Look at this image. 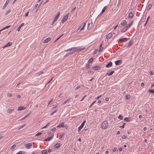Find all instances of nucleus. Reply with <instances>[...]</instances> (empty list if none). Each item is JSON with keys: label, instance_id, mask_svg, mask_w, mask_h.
<instances>
[{"label": "nucleus", "instance_id": "41", "mask_svg": "<svg viewBox=\"0 0 154 154\" xmlns=\"http://www.w3.org/2000/svg\"><path fill=\"white\" fill-rule=\"evenodd\" d=\"M93 58H91L88 60V62L89 63H91L93 61Z\"/></svg>", "mask_w": 154, "mask_h": 154}, {"label": "nucleus", "instance_id": "43", "mask_svg": "<svg viewBox=\"0 0 154 154\" xmlns=\"http://www.w3.org/2000/svg\"><path fill=\"white\" fill-rule=\"evenodd\" d=\"M56 112H57V110H55L53 112H51V113L50 115H52L54 114Z\"/></svg>", "mask_w": 154, "mask_h": 154}, {"label": "nucleus", "instance_id": "35", "mask_svg": "<svg viewBox=\"0 0 154 154\" xmlns=\"http://www.w3.org/2000/svg\"><path fill=\"white\" fill-rule=\"evenodd\" d=\"M151 7H152V5L151 4H149L148 5L147 8L148 10H149L151 8Z\"/></svg>", "mask_w": 154, "mask_h": 154}, {"label": "nucleus", "instance_id": "1", "mask_svg": "<svg viewBox=\"0 0 154 154\" xmlns=\"http://www.w3.org/2000/svg\"><path fill=\"white\" fill-rule=\"evenodd\" d=\"M109 126L108 122L106 121H104L101 123V128L102 129H106Z\"/></svg>", "mask_w": 154, "mask_h": 154}, {"label": "nucleus", "instance_id": "27", "mask_svg": "<svg viewBox=\"0 0 154 154\" xmlns=\"http://www.w3.org/2000/svg\"><path fill=\"white\" fill-rule=\"evenodd\" d=\"M88 73L92 75L93 74V71L92 70H89L88 71Z\"/></svg>", "mask_w": 154, "mask_h": 154}, {"label": "nucleus", "instance_id": "44", "mask_svg": "<svg viewBox=\"0 0 154 154\" xmlns=\"http://www.w3.org/2000/svg\"><path fill=\"white\" fill-rule=\"evenodd\" d=\"M7 95L8 97H12V94H11V93H8L7 94Z\"/></svg>", "mask_w": 154, "mask_h": 154}, {"label": "nucleus", "instance_id": "39", "mask_svg": "<svg viewBox=\"0 0 154 154\" xmlns=\"http://www.w3.org/2000/svg\"><path fill=\"white\" fill-rule=\"evenodd\" d=\"M148 91L149 93H152L154 94V91L153 90L149 89Z\"/></svg>", "mask_w": 154, "mask_h": 154}, {"label": "nucleus", "instance_id": "60", "mask_svg": "<svg viewBox=\"0 0 154 154\" xmlns=\"http://www.w3.org/2000/svg\"><path fill=\"white\" fill-rule=\"evenodd\" d=\"M56 21H55V20H53L52 22V25H53L54 23H55V22Z\"/></svg>", "mask_w": 154, "mask_h": 154}, {"label": "nucleus", "instance_id": "28", "mask_svg": "<svg viewBox=\"0 0 154 154\" xmlns=\"http://www.w3.org/2000/svg\"><path fill=\"white\" fill-rule=\"evenodd\" d=\"M127 23V22L126 20H124L122 21V22L121 23V24L122 25H126Z\"/></svg>", "mask_w": 154, "mask_h": 154}, {"label": "nucleus", "instance_id": "11", "mask_svg": "<svg viewBox=\"0 0 154 154\" xmlns=\"http://www.w3.org/2000/svg\"><path fill=\"white\" fill-rule=\"evenodd\" d=\"M122 60H119L115 61V63L116 65H119L122 63Z\"/></svg>", "mask_w": 154, "mask_h": 154}, {"label": "nucleus", "instance_id": "33", "mask_svg": "<svg viewBox=\"0 0 154 154\" xmlns=\"http://www.w3.org/2000/svg\"><path fill=\"white\" fill-rule=\"evenodd\" d=\"M42 73L43 72L42 71H40L36 73V75L37 76H39L40 75L42 74Z\"/></svg>", "mask_w": 154, "mask_h": 154}, {"label": "nucleus", "instance_id": "17", "mask_svg": "<svg viewBox=\"0 0 154 154\" xmlns=\"http://www.w3.org/2000/svg\"><path fill=\"white\" fill-rule=\"evenodd\" d=\"M24 25V23H22L19 26L17 29V31H19L21 27Z\"/></svg>", "mask_w": 154, "mask_h": 154}, {"label": "nucleus", "instance_id": "29", "mask_svg": "<svg viewBox=\"0 0 154 154\" xmlns=\"http://www.w3.org/2000/svg\"><path fill=\"white\" fill-rule=\"evenodd\" d=\"M11 11V9H10L8 11H6L5 13V15L6 16L8 15L9 13Z\"/></svg>", "mask_w": 154, "mask_h": 154}, {"label": "nucleus", "instance_id": "64", "mask_svg": "<svg viewBox=\"0 0 154 154\" xmlns=\"http://www.w3.org/2000/svg\"><path fill=\"white\" fill-rule=\"evenodd\" d=\"M154 86V84H151L150 85L151 88H152L153 86Z\"/></svg>", "mask_w": 154, "mask_h": 154}, {"label": "nucleus", "instance_id": "61", "mask_svg": "<svg viewBox=\"0 0 154 154\" xmlns=\"http://www.w3.org/2000/svg\"><path fill=\"white\" fill-rule=\"evenodd\" d=\"M25 119H24V117H23L21 119H20V120H18V121H22V120H24Z\"/></svg>", "mask_w": 154, "mask_h": 154}, {"label": "nucleus", "instance_id": "19", "mask_svg": "<svg viewBox=\"0 0 154 154\" xmlns=\"http://www.w3.org/2000/svg\"><path fill=\"white\" fill-rule=\"evenodd\" d=\"M107 6H105L103 9L101 11V12L100 14H102L105 11V10L107 9Z\"/></svg>", "mask_w": 154, "mask_h": 154}, {"label": "nucleus", "instance_id": "21", "mask_svg": "<svg viewBox=\"0 0 154 154\" xmlns=\"http://www.w3.org/2000/svg\"><path fill=\"white\" fill-rule=\"evenodd\" d=\"M53 137V135H52L51 137H48L46 139H45L44 140L45 141H49L51 140Z\"/></svg>", "mask_w": 154, "mask_h": 154}, {"label": "nucleus", "instance_id": "6", "mask_svg": "<svg viewBox=\"0 0 154 154\" xmlns=\"http://www.w3.org/2000/svg\"><path fill=\"white\" fill-rule=\"evenodd\" d=\"M130 39V38H121L119 40V42H126L128 40Z\"/></svg>", "mask_w": 154, "mask_h": 154}, {"label": "nucleus", "instance_id": "12", "mask_svg": "<svg viewBox=\"0 0 154 154\" xmlns=\"http://www.w3.org/2000/svg\"><path fill=\"white\" fill-rule=\"evenodd\" d=\"M64 122H62V123H61L60 124H59L57 126V128H63V127H64Z\"/></svg>", "mask_w": 154, "mask_h": 154}, {"label": "nucleus", "instance_id": "53", "mask_svg": "<svg viewBox=\"0 0 154 154\" xmlns=\"http://www.w3.org/2000/svg\"><path fill=\"white\" fill-rule=\"evenodd\" d=\"M102 96V95H100L98 97H97L95 98V99H97L99 98L100 97Z\"/></svg>", "mask_w": 154, "mask_h": 154}, {"label": "nucleus", "instance_id": "36", "mask_svg": "<svg viewBox=\"0 0 154 154\" xmlns=\"http://www.w3.org/2000/svg\"><path fill=\"white\" fill-rule=\"evenodd\" d=\"M23 153H25L24 152L22 151H20L17 153L16 154H23Z\"/></svg>", "mask_w": 154, "mask_h": 154}, {"label": "nucleus", "instance_id": "32", "mask_svg": "<svg viewBox=\"0 0 154 154\" xmlns=\"http://www.w3.org/2000/svg\"><path fill=\"white\" fill-rule=\"evenodd\" d=\"M64 133H61L59 136V138L60 139L62 138L64 136Z\"/></svg>", "mask_w": 154, "mask_h": 154}, {"label": "nucleus", "instance_id": "62", "mask_svg": "<svg viewBox=\"0 0 154 154\" xmlns=\"http://www.w3.org/2000/svg\"><path fill=\"white\" fill-rule=\"evenodd\" d=\"M105 100L106 101H108L109 100V98L108 97H106L105 98Z\"/></svg>", "mask_w": 154, "mask_h": 154}, {"label": "nucleus", "instance_id": "22", "mask_svg": "<svg viewBox=\"0 0 154 154\" xmlns=\"http://www.w3.org/2000/svg\"><path fill=\"white\" fill-rule=\"evenodd\" d=\"M26 109V108L24 106H20L19 107L18 109V110L20 111L22 110H24Z\"/></svg>", "mask_w": 154, "mask_h": 154}, {"label": "nucleus", "instance_id": "2", "mask_svg": "<svg viewBox=\"0 0 154 154\" xmlns=\"http://www.w3.org/2000/svg\"><path fill=\"white\" fill-rule=\"evenodd\" d=\"M69 15V13H68L66 14L62 18V23H63L65 22L67 20Z\"/></svg>", "mask_w": 154, "mask_h": 154}, {"label": "nucleus", "instance_id": "55", "mask_svg": "<svg viewBox=\"0 0 154 154\" xmlns=\"http://www.w3.org/2000/svg\"><path fill=\"white\" fill-rule=\"evenodd\" d=\"M153 71H151L150 72V75H153Z\"/></svg>", "mask_w": 154, "mask_h": 154}, {"label": "nucleus", "instance_id": "25", "mask_svg": "<svg viewBox=\"0 0 154 154\" xmlns=\"http://www.w3.org/2000/svg\"><path fill=\"white\" fill-rule=\"evenodd\" d=\"M112 66V63L111 62H109L106 65V67H111Z\"/></svg>", "mask_w": 154, "mask_h": 154}, {"label": "nucleus", "instance_id": "42", "mask_svg": "<svg viewBox=\"0 0 154 154\" xmlns=\"http://www.w3.org/2000/svg\"><path fill=\"white\" fill-rule=\"evenodd\" d=\"M117 149V147H114L112 149V151L114 152H115L116 151Z\"/></svg>", "mask_w": 154, "mask_h": 154}, {"label": "nucleus", "instance_id": "52", "mask_svg": "<svg viewBox=\"0 0 154 154\" xmlns=\"http://www.w3.org/2000/svg\"><path fill=\"white\" fill-rule=\"evenodd\" d=\"M81 88L80 87V86H77L75 88V90H77V89H78L79 88Z\"/></svg>", "mask_w": 154, "mask_h": 154}, {"label": "nucleus", "instance_id": "34", "mask_svg": "<svg viewBox=\"0 0 154 154\" xmlns=\"http://www.w3.org/2000/svg\"><path fill=\"white\" fill-rule=\"evenodd\" d=\"M131 97V96L129 94H127L126 95V98L127 100H129Z\"/></svg>", "mask_w": 154, "mask_h": 154}, {"label": "nucleus", "instance_id": "30", "mask_svg": "<svg viewBox=\"0 0 154 154\" xmlns=\"http://www.w3.org/2000/svg\"><path fill=\"white\" fill-rule=\"evenodd\" d=\"M124 120L127 122H129L130 120V118L128 117H125L124 119Z\"/></svg>", "mask_w": 154, "mask_h": 154}, {"label": "nucleus", "instance_id": "26", "mask_svg": "<svg viewBox=\"0 0 154 154\" xmlns=\"http://www.w3.org/2000/svg\"><path fill=\"white\" fill-rule=\"evenodd\" d=\"M70 100V99H68L66 100V101H64V102H63L62 104H61L62 106H63L67 102H69Z\"/></svg>", "mask_w": 154, "mask_h": 154}, {"label": "nucleus", "instance_id": "37", "mask_svg": "<svg viewBox=\"0 0 154 154\" xmlns=\"http://www.w3.org/2000/svg\"><path fill=\"white\" fill-rule=\"evenodd\" d=\"M118 118L119 119L121 120H122L123 119V117L122 115H119L118 117Z\"/></svg>", "mask_w": 154, "mask_h": 154}, {"label": "nucleus", "instance_id": "7", "mask_svg": "<svg viewBox=\"0 0 154 154\" xmlns=\"http://www.w3.org/2000/svg\"><path fill=\"white\" fill-rule=\"evenodd\" d=\"M60 14V11L57 12V15L54 18V20H55V21H56L59 17Z\"/></svg>", "mask_w": 154, "mask_h": 154}, {"label": "nucleus", "instance_id": "56", "mask_svg": "<svg viewBox=\"0 0 154 154\" xmlns=\"http://www.w3.org/2000/svg\"><path fill=\"white\" fill-rule=\"evenodd\" d=\"M149 16L147 17V19H146V23H147V22L148 21V20H149Z\"/></svg>", "mask_w": 154, "mask_h": 154}, {"label": "nucleus", "instance_id": "57", "mask_svg": "<svg viewBox=\"0 0 154 154\" xmlns=\"http://www.w3.org/2000/svg\"><path fill=\"white\" fill-rule=\"evenodd\" d=\"M141 86L142 87H143L144 86V83L142 82L141 84Z\"/></svg>", "mask_w": 154, "mask_h": 154}, {"label": "nucleus", "instance_id": "23", "mask_svg": "<svg viewBox=\"0 0 154 154\" xmlns=\"http://www.w3.org/2000/svg\"><path fill=\"white\" fill-rule=\"evenodd\" d=\"M60 143H57L55 145L54 147L56 148H58L60 147Z\"/></svg>", "mask_w": 154, "mask_h": 154}, {"label": "nucleus", "instance_id": "31", "mask_svg": "<svg viewBox=\"0 0 154 154\" xmlns=\"http://www.w3.org/2000/svg\"><path fill=\"white\" fill-rule=\"evenodd\" d=\"M133 14L132 13L130 12L129 14L128 17L129 18H132L133 17Z\"/></svg>", "mask_w": 154, "mask_h": 154}, {"label": "nucleus", "instance_id": "54", "mask_svg": "<svg viewBox=\"0 0 154 154\" xmlns=\"http://www.w3.org/2000/svg\"><path fill=\"white\" fill-rule=\"evenodd\" d=\"M72 48H71L67 49V50H65V51H72Z\"/></svg>", "mask_w": 154, "mask_h": 154}, {"label": "nucleus", "instance_id": "49", "mask_svg": "<svg viewBox=\"0 0 154 154\" xmlns=\"http://www.w3.org/2000/svg\"><path fill=\"white\" fill-rule=\"evenodd\" d=\"M122 138L123 139H125L127 138L126 136L125 135H123L122 137Z\"/></svg>", "mask_w": 154, "mask_h": 154}, {"label": "nucleus", "instance_id": "48", "mask_svg": "<svg viewBox=\"0 0 154 154\" xmlns=\"http://www.w3.org/2000/svg\"><path fill=\"white\" fill-rule=\"evenodd\" d=\"M54 101V100H53V99H52L48 103V105H49L51 103H53Z\"/></svg>", "mask_w": 154, "mask_h": 154}, {"label": "nucleus", "instance_id": "5", "mask_svg": "<svg viewBox=\"0 0 154 154\" xmlns=\"http://www.w3.org/2000/svg\"><path fill=\"white\" fill-rule=\"evenodd\" d=\"M86 122V121L85 120L83 121L82 123L81 124V125L78 127V132L80 131L83 128V127L85 124Z\"/></svg>", "mask_w": 154, "mask_h": 154}, {"label": "nucleus", "instance_id": "16", "mask_svg": "<svg viewBox=\"0 0 154 154\" xmlns=\"http://www.w3.org/2000/svg\"><path fill=\"white\" fill-rule=\"evenodd\" d=\"M12 42H9L5 46L3 47V48H4L5 47L11 46L12 45Z\"/></svg>", "mask_w": 154, "mask_h": 154}, {"label": "nucleus", "instance_id": "59", "mask_svg": "<svg viewBox=\"0 0 154 154\" xmlns=\"http://www.w3.org/2000/svg\"><path fill=\"white\" fill-rule=\"evenodd\" d=\"M86 96V95H85L82 98V100H80L81 101H82V100H83L85 98Z\"/></svg>", "mask_w": 154, "mask_h": 154}, {"label": "nucleus", "instance_id": "38", "mask_svg": "<svg viewBox=\"0 0 154 154\" xmlns=\"http://www.w3.org/2000/svg\"><path fill=\"white\" fill-rule=\"evenodd\" d=\"M47 153V152L46 150H44L42 152V154H46Z\"/></svg>", "mask_w": 154, "mask_h": 154}, {"label": "nucleus", "instance_id": "45", "mask_svg": "<svg viewBox=\"0 0 154 154\" xmlns=\"http://www.w3.org/2000/svg\"><path fill=\"white\" fill-rule=\"evenodd\" d=\"M30 113H28L24 117V119H25L26 117H28Z\"/></svg>", "mask_w": 154, "mask_h": 154}, {"label": "nucleus", "instance_id": "40", "mask_svg": "<svg viewBox=\"0 0 154 154\" xmlns=\"http://www.w3.org/2000/svg\"><path fill=\"white\" fill-rule=\"evenodd\" d=\"M16 145L15 144H14V145H13L12 146V147H11V149H14L16 147Z\"/></svg>", "mask_w": 154, "mask_h": 154}, {"label": "nucleus", "instance_id": "20", "mask_svg": "<svg viewBox=\"0 0 154 154\" xmlns=\"http://www.w3.org/2000/svg\"><path fill=\"white\" fill-rule=\"evenodd\" d=\"M112 35V33H109L106 36V38L107 39H108L111 37Z\"/></svg>", "mask_w": 154, "mask_h": 154}, {"label": "nucleus", "instance_id": "4", "mask_svg": "<svg viewBox=\"0 0 154 154\" xmlns=\"http://www.w3.org/2000/svg\"><path fill=\"white\" fill-rule=\"evenodd\" d=\"M132 23H131L129 25L122 29L121 30V32H125L130 27V26L132 25Z\"/></svg>", "mask_w": 154, "mask_h": 154}, {"label": "nucleus", "instance_id": "14", "mask_svg": "<svg viewBox=\"0 0 154 154\" xmlns=\"http://www.w3.org/2000/svg\"><path fill=\"white\" fill-rule=\"evenodd\" d=\"M86 25V23H84L83 25L81 26L79 28H80V30L82 31L84 29V28Z\"/></svg>", "mask_w": 154, "mask_h": 154}, {"label": "nucleus", "instance_id": "9", "mask_svg": "<svg viewBox=\"0 0 154 154\" xmlns=\"http://www.w3.org/2000/svg\"><path fill=\"white\" fill-rule=\"evenodd\" d=\"M133 41L131 40L128 43L125 45H126L125 46L126 47H127V46L130 47L133 44Z\"/></svg>", "mask_w": 154, "mask_h": 154}, {"label": "nucleus", "instance_id": "13", "mask_svg": "<svg viewBox=\"0 0 154 154\" xmlns=\"http://www.w3.org/2000/svg\"><path fill=\"white\" fill-rule=\"evenodd\" d=\"M10 0H7L6 1V2H5V4L4 5L3 7V8L4 9L5 7H6L7 6V5L8 4V3H9L10 1Z\"/></svg>", "mask_w": 154, "mask_h": 154}, {"label": "nucleus", "instance_id": "8", "mask_svg": "<svg viewBox=\"0 0 154 154\" xmlns=\"http://www.w3.org/2000/svg\"><path fill=\"white\" fill-rule=\"evenodd\" d=\"M25 147L27 149H29L32 147V143H29L26 144Z\"/></svg>", "mask_w": 154, "mask_h": 154}, {"label": "nucleus", "instance_id": "15", "mask_svg": "<svg viewBox=\"0 0 154 154\" xmlns=\"http://www.w3.org/2000/svg\"><path fill=\"white\" fill-rule=\"evenodd\" d=\"M14 110V109H7V111L8 113H10L11 112H12Z\"/></svg>", "mask_w": 154, "mask_h": 154}, {"label": "nucleus", "instance_id": "50", "mask_svg": "<svg viewBox=\"0 0 154 154\" xmlns=\"http://www.w3.org/2000/svg\"><path fill=\"white\" fill-rule=\"evenodd\" d=\"M103 48L102 47H101L100 46V47L99 49V51L100 52V51H102L103 50Z\"/></svg>", "mask_w": 154, "mask_h": 154}, {"label": "nucleus", "instance_id": "58", "mask_svg": "<svg viewBox=\"0 0 154 154\" xmlns=\"http://www.w3.org/2000/svg\"><path fill=\"white\" fill-rule=\"evenodd\" d=\"M56 129L55 128H53L52 129V131H56Z\"/></svg>", "mask_w": 154, "mask_h": 154}, {"label": "nucleus", "instance_id": "47", "mask_svg": "<svg viewBox=\"0 0 154 154\" xmlns=\"http://www.w3.org/2000/svg\"><path fill=\"white\" fill-rule=\"evenodd\" d=\"M63 35V34H62V35H61L54 42H55L56 41H57V40H58L61 37H62V36Z\"/></svg>", "mask_w": 154, "mask_h": 154}, {"label": "nucleus", "instance_id": "24", "mask_svg": "<svg viewBox=\"0 0 154 154\" xmlns=\"http://www.w3.org/2000/svg\"><path fill=\"white\" fill-rule=\"evenodd\" d=\"M114 72V71H112L110 72H107L106 73V74L107 75H108L109 76L112 75Z\"/></svg>", "mask_w": 154, "mask_h": 154}, {"label": "nucleus", "instance_id": "51", "mask_svg": "<svg viewBox=\"0 0 154 154\" xmlns=\"http://www.w3.org/2000/svg\"><path fill=\"white\" fill-rule=\"evenodd\" d=\"M26 125V124H25V125H23L20 126V128H19V129H21V128H23Z\"/></svg>", "mask_w": 154, "mask_h": 154}, {"label": "nucleus", "instance_id": "63", "mask_svg": "<svg viewBox=\"0 0 154 154\" xmlns=\"http://www.w3.org/2000/svg\"><path fill=\"white\" fill-rule=\"evenodd\" d=\"M147 128L146 127H144L143 128V130L144 131H145L146 130Z\"/></svg>", "mask_w": 154, "mask_h": 154}, {"label": "nucleus", "instance_id": "46", "mask_svg": "<svg viewBox=\"0 0 154 154\" xmlns=\"http://www.w3.org/2000/svg\"><path fill=\"white\" fill-rule=\"evenodd\" d=\"M42 134L41 132H38L36 134V136H38L41 135Z\"/></svg>", "mask_w": 154, "mask_h": 154}, {"label": "nucleus", "instance_id": "3", "mask_svg": "<svg viewBox=\"0 0 154 154\" xmlns=\"http://www.w3.org/2000/svg\"><path fill=\"white\" fill-rule=\"evenodd\" d=\"M85 48H82L81 47H74L72 48V51H73L74 52H77L78 51H80L84 49Z\"/></svg>", "mask_w": 154, "mask_h": 154}, {"label": "nucleus", "instance_id": "10", "mask_svg": "<svg viewBox=\"0 0 154 154\" xmlns=\"http://www.w3.org/2000/svg\"><path fill=\"white\" fill-rule=\"evenodd\" d=\"M51 40V38L50 37H48L46 39H45L43 42V43H47L49 41H50Z\"/></svg>", "mask_w": 154, "mask_h": 154}, {"label": "nucleus", "instance_id": "18", "mask_svg": "<svg viewBox=\"0 0 154 154\" xmlns=\"http://www.w3.org/2000/svg\"><path fill=\"white\" fill-rule=\"evenodd\" d=\"M92 26V23H88V29H90Z\"/></svg>", "mask_w": 154, "mask_h": 154}]
</instances>
